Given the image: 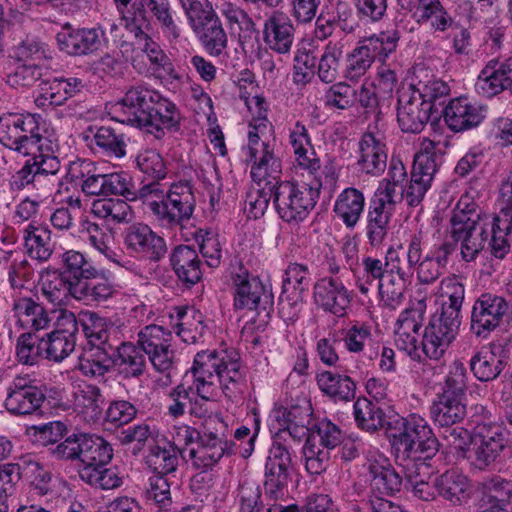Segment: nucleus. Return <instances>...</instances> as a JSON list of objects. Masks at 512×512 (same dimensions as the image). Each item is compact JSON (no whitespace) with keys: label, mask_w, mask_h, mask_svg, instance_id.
<instances>
[{"label":"nucleus","mask_w":512,"mask_h":512,"mask_svg":"<svg viewBox=\"0 0 512 512\" xmlns=\"http://www.w3.org/2000/svg\"><path fill=\"white\" fill-rule=\"evenodd\" d=\"M461 324V317H454L444 312L435 313L425 327L422 350L425 355L439 360L455 339Z\"/></svg>","instance_id":"15"},{"label":"nucleus","mask_w":512,"mask_h":512,"mask_svg":"<svg viewBox=\"0 0 512 512\" xmlns=\"http://www.w3.org/2000/svg\"><path fill=\"white\" fill-rule=\"evenodd\" d=\"M104 37L105 31L100 27L74 29L70 23H65L56 41L61 51L82 56L99 50Z\"/></svg>","instance_id":"21"},{"label":"nucleus","mask_w":512,"mask_h":512,"mask_svg":"<svg viewBox=\"0 0 512 512\" xmlns=\"http://www.w3.org/2000/svg\"><path fill=\"white\" fill-rule=\"evenodd\" d=\"M349 13L340 10V4L336 9H322L315 18L314 37L318 40H326L334 33L337 27L343 31L351 32L352 27H348L347 18Z\"/></svg>","instance_id":"57"},{"label":"nucleus","mask_w":512,"mask_h":512,"mask_svg":"<svg viewBox=\"0 0 512 512\" xmlns=\"http://www.w3.org/2000/svg\"><path fill=\"white\" fill-rule=\"evenodd\" d=\"M57 148H49V152L37 151L29 155L24 165L9 179L12 191H21L29 184L38 181L41 175H56L60 170V161L55 155Z\"/></svg>","instance_id":"20"},{"label":"nucleus","mask_w":512,"mask_h":512,"mask_svg":"<svg viewBox=\"0 0 512 512\" xmlns=\"http://www.w3.org/2000/svg\"><path fill=\"white\" fill-rule=\"evenodd\" d=\"M158 92L147 88L142 84L131 86L124 97L114 104L115 112L123 114L122 118H128L141 114L158 98Z\"/></svg>","instance_id":"47"},{"label":"nucleus","mask_w":512,"mask_h":512,"mask_svg":"<svg viewBox=\"0 0 512 512\" xmlns=\"http://www.w3.org/2000/svg\"><path fill=\"white\" fill-rule=\"evenodd\" d=\"M193 381L189 413L204 420L212 414L214 405L223 394L228 400L243 399L247 388L245 374L235 351H202L196 354L190 368Z\"/></svg>","instance_id":"1"},{"label":"nucleus","mask_w":512,"mask_h":512,"mask_svg":"<svg viewBox=\"0 0 512 512\" xmlns=\"http://www.w3.org/2000/svg\"><path fill=\"white\" fill-rule=\"evenodd\" d=\"M123 245L130 255L160 262L168 252L165 239L145 223H133L122 232Z\"/></svg>","instance_id":"13"},{"label":"nucleus","mask_w":512,"mask_h":512,"mask_svg":"<svg viewBox=\"0 0 512 512\" xmlns=\"http://www.w3.org/2000/svg\"><path fill=\"white\" fill-rule=\"evenodd\" d=\"M479 443L475 447V466L481 470L487 468L499 457L506 447L503 429L498 425L478 426Z\"/></svg>","instance_id":"30"},{"label":"nucleus","mask_w":512,"mask_h":512,"mask_svg":"<svg viewBox=\"0 0 512 512\" xmlns=\"http://www.w3.org/2000/svg\"><path fill=\"white\" fill-rule=\"evenodd\" d=\"M414 244L415 239L414 234H412L410 238L407 240L406 244V259H403L400 253L402 245H399L398 247L390 246L387 249L384 257L386 272H390L391 274H396L407 278H412L414 267Z\"/></svg>","instance_id":"61"},{"label":"nucleus","mask_w":512,"mask_h":512,"mask_svg":"<svg viewBox=\"0 0 512 512\" xmlns=\"http://www.w3.org/2000/svg\"><path fill=\"white\" fill-rule=\"evenodd\" d=\"M407 89L423 100L424 104L427 103L432 111L436 105H442L450 95L448 83L437 78L425 68L415 69L413 82Z\"/></svg>","instance_id":"29"},{"label":"nucleus","mask_w":512,"mask_h":512,"mask_svg":"<svg viewBox=\"0 0 512 512\" xmlns=\"http://www.w3.org/2000/svg\"><path fill=\"white\" fill-rule=\"evenodd\" d=\"M343 53L344 43L342 41H329L325 45L317 67V75L322 82L330 84L336 81Z\"/></svg>","instance_id":"55"},{"label":"nucleus","mask_w":512,"mask_h":512,"mask_svg":"<svg viewBox=\"0 0 512 512\" xmlns=\"http://www.w3.org/2000/svg\"><path fill=\"white\" fill-rule=\"evenodd\" d=\"M512 318V302L493 293H482L473 303L470 318L471 332L487 338Z\"/></svg>","instance_id":"10"},{"label":"nucleus","mask_w":512,"mask_h":512,"mask_svg":"<svg viewBox=\"0 0 512 512\" xmlns=\"http://www.w3.org/2000/svg\"><path fill=\"white\" fill-rule=\"evenodd\" d=\"M76 287L61 272H53L43 277L40 290L49 303L54 306H64L69 303L71 297L76 299Z\"/></svg>","instance_id":"48"},{"label":"nucleus","mask_w":512,"mask_h":512,"mask_svg":"<svg viewBox=\"0 0 512 512\" xmlns=\"http://www.w3.org/2000/svg\"><path fill=\"white\" fill-rule=\"evenodd\" d=\"M366 465L373 493L378 491L380 494L394 495L401 490L402 478L383 454L370 453Z\"/></svg>","instance_id":"28"},{"label":"nucleus","mask_w":512,"mask_h":512,"mask_svg":"<svg viewBox=\"0 0 512 512\" xmlns=\"http://www.w3.org/2000/svg\"><path fill=\"white\" fill-rule=\"evenodd\" d=\"M353 299L350 291L340 276L324 275L313 285V300L325 312L343 317Z\"/></svg>","instance_id":"16"},{"label":"nucleus","mask_w":512,"mask_h":512,"mask_svg":"<svg viewBox=\"0 0 512 512\" xmlns=\"http://www.w3.org/2000/svg\"><path fill=\"white\" fill-rule=\"evenodd\" d=\"M103 402L101 390L95 385H80L74 392L75 410L88 423H95L101 418Z\"/></svg>","instance_id":"46"},{"label":"nucleus","mask_w":512,"mask_h":512,"mask_svg":"<svg viewBox=\"0 0 512 512\" xmlns=\"http://www.w3.org/2000/svg\"><path fill=\"white\" fill-rule=\"evenodd\" d=\"M279 216L286 222L302 221L314 208L319 190L309 185L284 181L269 186Z\"/></svg>","instance_id":"8"},{"label":"nucleus","mask_w":512,"mask_h":512,"mask_svg":"<svg viewBox=\"0 0 512 512\" xmlns=\"http://www.w3.org/2000/svg\"><path fill=\"white\" fill-rule=\"evenodd\" d=\"M52 232L48 226L28 224L23 230V239L28 255L40 262L48 261L54 251Z\"/></svg>","instance_id":"44"},{"label":"nucleus","mask_w":512,"mask_h":512,"mask_svg":"<svg viewBox=\"0 0 512 512\" xmlns=\"http://www.w3.org/2000/svg\"><path fill=\"white\" fill-rule=\"evenodd\" d=\"M482 506L494 512H507L512 503V480L494 475L479 483Z\"/></svg>","instance_id":"32"},{"label":"nucleus","mask_w":512,"mask_h":512,"mask_svg":"<svg viewBox=\"0 0 512 512\" xmlns=\"http://www.w3.org/2000/svg\"><path fill=\"white\" fill-rule=\"evenodd\" d=\"M10 57L14 62L38 63L51 59L48 45L39 37L26 35L11 48Z\"/></svg>","instance_id":"53"},{"label":"nucleus","mask_w":512,"mask_h":512,"mask_svg":"<svg viewBox=\"0 0 512 512\" xmlns=\"http://www.w3.org/2000/svg\"><path fill=\"white\" fill-rule=\"evenodd\" d=\"M16 358L23 365L33 366L46 359L42 337L31 332L19 335L16 342Z\"/></svg>","instance_id":"64"},{"label":"nucleus","mask_w":512,"mask_h":512,"mask_svg":"<svg viewBox=\"0 0 512 512\" xmlns=\"http://www.w3.org/2000/svg\"><path fill=\"white\" fill-rule=\"evenodd\" d=\"M475 89L484 97L512 91V56L505 61L490 60L478 75Z\"/></svg>","instance_id":"24"},{"label":"nucleus","mask_w":512,"mask_h":512,"mask_svg":"<svg viewBox=\"0 0 512 512\" xmlns=\"http://www.w3.org/2000/svg\"><path fill=\"white\" fill-rule=\"evenodd\" d=\"M435 488L445 500L457 504L468 498L470 481L461 472L451 469L435 479Z\"/></svg>","instance_id":"49"},{"label":"nucleus","mask_w":512,"mask_h":512,"mask_svg":"<svg viewBox=\"0 0 512 512\" xmlns=\"http://www.w3.org/2000/svg\"><path fill=\"white\" fill-rule=\"evenodd\" d=\"M441 296L446 300L441 305V312L454 317H461L465 299V285L456 274L443 278L440 282Z\"/></svg>","instance_id":"56"},{"label":"nucleus","mask_w":512,"mask_h":512,"mask_svg":"<svg viewBox=\"0 0 512 512\" xmlns=\"http://www.w3.org/2000/svg\"><path fill=\"white\" fill-rule=\"evenodd\" d=\"M354 419L359 428L374 432L384 425V412L367 398H359L353 405Z\"/></svg>","instance_id":"63"},{"label":"nucleus","mask_w":512,"mask_h":512,"mask_svg":"<svg viewBox=\"0 0 512 512\" xmlns=\"http://www.w3.org/2000/svg\"><path fill=\"white\" fill-rule=\"evenodd\" d=\"M91 213L108 223L128 222L132 216L130 205L121 199L103 198L92 202Z\"/></svg>","instance_id":"59"},{"label":"nucleus","mask_w":512,"mask_h":512,"mask_svg":"<svg viewBox=\"0 0 512 512\" xmlns=\"http://www.w3.org/2000/svg\"><path fill=\"white\" fill-rule=\"evenodd\" d=\"M394 211L388 209L382 203L370 200L367 212L366 237L372 247L378 248L385 241Z\"/></svg>","instance_id":"45"},{"label":"nucleus","mask_w":512,"mask_h":512,"mask_svg":"<svg viewBox=\"0 0 512 512\" xmlns=\"http://www.w3.org/2000/svg\"><path fill=\"white\" fill-rule=\"evenodd\" d=\"M124 28L134 35V44L144 54L151 52L158 43L148 34L153 19L170 42L181 36V27L169 0H114Z\"/></svg>","instance_id":"2"},{"label":"nucleus","mask_w":512,"mask_h":512,"mask_svg":"<svg viewBox=\"0 0 512 512\" xmlns=\"http://www.w3.org/2000/svg\"><path fill=\"white\" fill-rule=\"evenodd\" d=\"M364 207L363 192L354 187H348L337 196L333 211L347 228H354L361 218Z\"/></svg>","instance_id":"40"},{"label":"nucleus","mask_w":512,"mask_h":512,"mask_svg":"<svg viewBox=\"0 0 512 512\" xmlns=\"http://www.w3.org/2000/svg\"><path fill=\"white\" fill-rule=\"evenodd\" d=\"M400 38L399 30L393 27L362 37L358 40V43L374 62L378 60L384 63L396 51Z\"/></svg>","instance_id":"41"},{"label":"nucleus","mask_w":512,"mask_h":512,"mask_svg":"<svg viewBox=\"0 0 512 512\" xmlns=\"http://www.w3.org/2000/svg\"><path fill=\"white\" fill-rule=\"evenodd\" d=\"M172 268L178 279L187 285H194L202 278V262L195 249L188 245L175 247L170 255Z\"/></svg>","instance_id":"35"},{"label":"nucleus","mask_w":512,"mask_h":512,"mask_svg":"<svg viewBox=\"0 0 512 512\" xmlns=\"http://www.w3.org/2000/svg\"><path fill=\"white\" fill-rule=\"evenodd\" d=\"M414 239L413 275H416L420 284L431 285L446 272L450 258L455 252V244L449 239H444L424 253L423 233L421 231L414 233Z\"/></svg>","instance_id":"9"},{"label":"nucleus","mask_w":512,"mask_h":512,"mask_svg":"<svg viewBox=\"0 0 512 512\" xmlns=\"http://www.w3.org/2000/svg\"><path fill=\"white\" fill-rule=\"evenodd\" d=\"M310 284L309 268L304 264L290 263L285 269L282 281V294L280 296V313L285 315L286 306H290L296 313L298 302L302 300L303 293Z\"/></svg>","instance_id":"27"},{"label":"nucleus","mask_w":512,"mask_h":512,"mask_svg":"<svg viewBox=\"0 0 512 512\" xmlns=\"http://www.w3.org/2000/svg\"><path fill=\"white\" fill-rule=\"evenodd\" d=\"M450 242L457 246L461 243L460 254L465 262H472L478 257L479 253L484 249L489 238L488 225L478 227L472 230L464 231L458 235H449Z\"/></svg>","instance_id":"54"},{"label":"nucleus","mask_w":512,"mask_h":512,"mask_svg":"<svg viewBox=\"0 0 512 512\" xmlns=\"http://www.w3.org/2000/svg\"><path fill=\"white\" fill-rule=\"evenodd\" d=\"M479 197L480 190L477 188V183L471 182L452 210L447 227L448 235H458V233L488 225L490 219L481 216Z\"/></svg>","instance_id":"17"},{"label":"nucleus","mask_w":512,"mask_h":512,"mask_svg":"<svg viewBox=\"0 0 512 512\" xmlns=\"http://www.w3.org/2000/svg\"><path fill=\"white\" fill-rule=\"evenodd\" d=\"M265 120L250 125L247 143L246 161L250 164L251 178L258 185L270 186L277 184L282 173V161L278 155L276 140L264 130Z\"/></svg>","instance_id":"5"},{"label":"nucleus","mask_w":512,"mask_h":512,"mask_svg":"<svg viewBox=\"0 0 512 512\" xmlns=\"http://www.w3.org/2000/svg\"><path fill=\"white\" fill-rule=\"evenodd\" d=\"M444 122L453 132H464L479 126L485 118L482 106L467 97L450 100L443 111Z\"/></svg>","instance_id":"25"},{"label":"nucleus","mask_w":512,"mask_h":512,"mask_svg":"<svg viewBox=\"0 0 512 512\" xmlns=\"http://www.w3.org/2000/svg\"><path fill=\"white\" fill-rule=\"evenodd\" d=\"M430 414L440 427L456 425L466 416L465 398L439 393L430 407Z\"/></svg>","instance_id":"37"},{"label":"nucleus","mask_w":512,"mask_h":512,"mask_svg":"<svg viewBox=\"0 0 512 512\" xmlns=\"http://www.w3.org/2000/svg\"><path fill=\"white\" fill-rule=\"evenodd\" d=\"M41 115L32 113H5L0 116V144L21 156L49 152L57 143L42 134Z\"/></svg>","instance_id":"4"},{"label":"nucleus","mask_w":512,"mask_h":512,"mask_svg":"<svg viewBox=\"0 0 512 512\" xmlns=\"http://www.w3.org/2000/svg\"><path fill=\"white\" fill-rule=\"evenodd\" d=\"M61 273L78 286L86 279L100 276L101 269L84 253L70 249L61 254Z\"/></svg>","instance_id":"36"},{"label":"nucleus","mask_w":512,"mask_h":512,"mask_svg":"<svg viewBox=\"0 0 512 512\" xmlns=\"http://www.w3.org/2000/svg\"><path fill=\"white\" fill-rule=\"evenodd\" d=\"M173 336L163 326L150 324L141 328L136 343L147 355L153 368L161 373L169 371L174 363Z\"/></svg>","instance_id":"12"},{"label":"nucleus","mask_w":512,"mask_h":512,"mask_svg":"<svg viewBox=\"0 0 512 512\" xmlns=\"http://www.w3.org/2000/svg\"><path fill=\"white\" fill-rule=\"evenodd\" d=\"M118 121L145 129L155 138L161 139L166 130L179 129L181 114L172 101L158 94L148 110L134 117L119 118Z\"/></svg>","instance_id":"11"},{"label":"nucleus","mask_w":512,"mask_h":512,"mask_svg":"<svg viewBox=\"0 0 512 512\" xmlns=\"http://www.w3.org/2000/svg\"><path fill=\"white\" fill-rule=\"evenodd\" d=\"M432 110L407 88L399 92L397 122L402 132L417 134L427 125Z\"/></svg>","instance_id":"23"},{"label":"nucleus","mask_w":512,"mask_h":512,"mask_svg":"<svg viewBox=\"0 0 512 512\" xmlns=\"http://www.w3.org/2000/svg\"><path fill=\"white\" fill-rule=\"evenodd\" d=\"M205 47L212 56L221 55L228 45L227 34L218 16L202 24V27L194 29Z\"/></svg>","instance_id":"58"},{"label":"nucleus","mask_w":512,"mask_h":512,"mask_svg":"<svg viewBox=\"0 0 512 512\" xmlns=\"http://www.w3.org/2000/svg\"><path fill=\"white\" fill-rule=\"evenodd\" d=\"M234 287V307L237 310H266L271 304V294L259 277L248 272L244 267L232 275Z\"/></svg>","instance_id":"18"},{"label":"nucleus","mask_w":512,"mask_h":512,"mask_svg":"<svg viewBox=\"0 0 512 512\" xmlns=\"http://www.w3.org/2000/svg\"><path fill=\"white\" fill-rule=\"evenodd\" d=\"M70 171L72 179L80 181L81 190L86 196H105V174L97 173L92 162H74Z\"/></svg>","instance_id":"50"},{"label":"nucleus","mask_w":512,"mask_h":512,"mask_svg":"<svg viewBox=\"0 0 512 512\" xmlns=\"http://www.w3.org/2000/svg\"><path fill=\"white\" fill-rule=\"evenodd\" d=\"M357 165L362 173L372 176L380 175L387 165V147L380 131H373L371 126L358 143Z\"/></svg>","instance_id":"22"},{"label":"nucleus","mask_w":512,"mask_h":512,"mask_svg":"<svg viewBox=\"0 0 512 512\" xmlns=\"http://www.w3.org/2000/svg\"><path fill=\"white\" fill-rule=\"evenodd\" d=\"M79 462L81 473L87 470H95L107 466L113 457L111 444L104 438L94 434H83Z\"/></svg>","instance_id":"33"},{"label":"nucleus","mask_w":512,"mask_h":512,"mask_svg":"<svg viewBox=\"0 0 512 512\" xmlns=\"http://www.w3.org/2000/svg\"><path fill=\"white\" fill-rule=\"evenodd\" d=\"M289 143L297 165L310 174L318 172L320 160L316 157L308 130L302 122L297 121L289 129Z\"/></svg>","instance_id":"34"},{"label":"nucleus","mask_w":512,"mask_h":512,"mask_svg":"<svg viewBox=\"0 0 512 512\" xmlns=\"http://www.w3.org/2000/svg\"><path fill=\"white\" fill-rule=\"evenodd\" d=\"M80 324L88 343L98 350H114L122 338V325L96 312H83Z\"/></svg>","instance_id":"19"},{"label":"nucleus","mask_w":512,"mask_h":512,"mask_svg":"<svg viewBox=\"0 0 512 512\" xmlns=\"http://www.w3.org/2000/svg\"><path fill=\"white\" fill-rule=\"evenodd\" d=\"M114 351H116L114 363L124 377L137 378L144 373L146 354L137 343L120 340Z\"/></svg>","instance_id":"42"},{"label":"nucleus","mask_w":512,"mask_h":512,"mask_svg":"<svg viewBox=\"0 0 512 512\" xmlns=\"http://www.w3.org/2000/svg\"><path fill=\"white\" fill-rule=\"evenodd\" d=\"M294 33L292 20L282 11H273L263 25L265 44L279 54L290 52L294 42Z\"/></svg>","instance_id":"26"},{"label":"nucleus","mask_w":512,"mask_h":512,"mask_svg":"<svg viewBox=\"0 0 512 512\" xmlns=\"http://www.w3.org/2000/svg\"><path fill=\"white\" fill-rule=\"evenodd\" d=\"M316 382L320 391L334 402H348L355 397L356 385L348 375L326 370L317 373Z\"/></svg>","instance_id":"38"},{"label":"nucleus","mask_w":512,"mask_h":512,"mask_svg":"<svg viewBox=\"0 0 512 512\" xmlns=\"http://www.w3.org/2000/svg\"><path fill=\"white\" fill-rule=\"evenodd\" d=\"M473 375L482 382L496 379L503 370V362L490 346H483L470 359Z\"/></svg>","instance_id":"51"},{"label":"nucleus","mask_w":512,"mask_h":512,"mask_svg":"<svg viewBox=\"0 0 512 512\" xmlns=\"http://www.w3.org/2000/svg\"><path fill=\"white\" fill-rule=\"evenodd\" d=\"M230 453L231 451L220 448L217 445L197 440L196 447L182 451V457L190 462L195 469L204 472L212 469L225 454Z\"/></svg>","instance_id":"52"},{"label":"nucleus","mask_w":512,"mask_h":512,"mask_svg":"<svg viewBox=\"0 0 512 512\" xmlns=\"http://www.w3.org/2000/svg\"><path fill=\"white\" fill-rule=\"evenodd\" d=\"M195 205L192 186L180 181L173 183L161 200L149 202V209L160 226L172 229L190 220Z\"/></svg>","instance_id":"7"},{"label":"nucleus","mask_w":512,"mask_h":512,"mask_svg":"<svg viewBox=\"0 0 512 512\" xmlns=\"http://www.w3.org/2000/svg\"><path fill=\"white\" fill-rule=\"evenodd\" d=\"M175 333L187 344L199 342L205 333L204 317L194 307L177 306L170 314Z\"/></svg>","instance_id":"31"},{"label":"nucleus","mask_w":512,"mask_h":512,"mask_svg":"<svg viewBox=\"0 0 512 512\" xmlns=\"http://www.w3.org/2000/svg\"><path fill=\"white\" fill-rule=\"evenodd\" d=\"M85 139L107 157L122 158L126 155V141L123 134H117L111 127H88Z\"/></svg>","instance_id":"39"},{"label":"nucleus","mask_w":512,"mask_h":512,"mask_svg":"<svg viewBox=\"0 0 512 512\" xmlns=\"http://www.w3.org/2000/svg\"><path fill=\"white\" fill-rule=\"evenodd\" d=\"M45 398L36 379L29 374L17 375L6 388L4 406L12 415H31L40 409Z\"/></svg>","instance_id":"14"},{"label":"nucleus","mask_w":512,"mask_h":512,"mask_svg":"<svg viewBox=\"0 0 512 512\" xmlns=\"http://www.w3.org/2000/svg\"><path fill=\"white\" fill-rule=\"evenodd\" d=\"M390 443L396 462L411 471L412 464L430 461L438 452L439 442L427 420L412 413L390 423Z\"/></svg>","instance_id":"3"},{"label":"nucleus","mask_w":512,"mask_h":512,"mask_svg":"<svg viewBox=\"0 0 512 512\" xmlns=\"http://www.w3.org/2000/svg\"><path fill=\"white\" fill-rule=\"evenodd\" d=\"M291 466L292 457L289 449L280 442L273 443L265 463L264 493L265 497L274 503H268L266 512H301L297 505L277 503L285 500L289 494Z\"/></svg>","instance_id":"6"},{"label":"nucleus","mask_w":512,"mask_h":512,"mask_svg":"<svg viewBox=\"0 0 512 512\" xmlns=\"http://www.w3.org/2000/svg\"><path fill=\"white\" fill-rule=\"evenodd\" d=\"M76 300L88 302H103L111 298L115 293L113 283L104 276L101 270L100 276L83 281L75 289Z\"/></svg>","instance_id":"62"},{"label":"nucleus","mask_w":512,"mask_h":512,"mask_svg":"<svg viewBox=\"0 0 512 512\" xmlns=\"http://www.w3.org/2000/svg\"><path fill=\"white\" fill-rule=\"evenodd\" d=\"M411 471L406 466H401L405 474V478L412 488L416 497L421 500L430 501L435 498L436 488L435 484L430 485L427 481L430 471L429 461L411 463Z\"/></svg>","instance_id":"60"},{"label":"nucleus","mask_w":512,"mask_h":512,"mask_svg":"<svg viewBox=\"0 0 512 512\" xmlns=\"http://www.w3.org/2000/svg\"><path fill=\"white\" fill-rule=\"evenodd\" d=\"M13 312L22 327L33 331L49 328L51 318L46 308L31 297H21L14 301Z\"/></svg>","instance_id":"43"}]
</instances>
